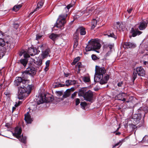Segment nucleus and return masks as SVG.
<instances>
[{
	"instance_id": "17",
	"label": "nucleus",
	"mask_w": 148,
	"mask_h": 148,
	"mask_svg": "<svg viewBox=\"0 0 148 148\" xmlns=\"http://www.w3.org/2000/svg\"><path fill=\"white\" fill-rule=\"evenodd\" d=\"M27 52L31 56L39 53L37 49L36 48H29Z\"/></svg>"
},
{
	"instance_id": "41",
	"label": "nucleus",
	"mask_w": 148,
	"mask_h": 148,
	"mask_svg": "<svg viewBox=\"0 0 148 148\" xmlns=\"http://www.w3.org/2000/svg\"><path fill=\"white\" fill-rule=\"evenodd\" d=\"M78 39H75L74 40V47H77L78 44V42L77 40Z\"/></svg>"
},
{
	"instance_id": "52",
	"label": "nucleus",
	"mask_w": 148,
	"mask_h": 148,
	"mask_svg": "<svg viewBox=\"0 0 148 148\" xmlns=\"http://www.w3.org/2000/svg\"><path fill=\"white\" fill-rule=\"evenodd\" d=\"M65 85V84H59L58 85V87H63Z\"/></svg>"
},
{
	"instance_id": "58",
	"label": "nucleus",
	"mask_w": 148,
	"mask_h": 148,
	"mask_svg": "<svg viewBox=\"0 0 148 148\" xmlns=\"http://www.w3.org/2000/svg\"><path fill=\"white\" fill-rule=\"evenodd\" d=\"M119 128H120V127H119V128H118L115 131V132H114V133H115V132H117V131H118V130H119Z\"/></svg>"
},
{
	"instance_id": "34",
	"label": "nucleus",
	"mask_w": 148,
	"mask_h": 148,
	"mask_svg": "<svg viewBox=\"0 0 148 148\" xmlns=\"http://www.w3.org/2000/svg\"><path fill=\"white\" fill-rule=\"evenodd\" d=\"M50 62V60H48L45 62L46 66L45 69V70L46 71H47L48 70V67L49 66Z\"/></svg>"
},
{
	"instance_id": "50",
	"label": "nucleus",
	"mask_w": 148,
	"mask_h": 148,
	"mask_svg": "<svg viewBox=\"0 0 148 148\" xmlns=\"http://www.w3.org/2000/svg\"><path fill=\"white\" fill-rule=\"evenodd\" d=\"M133 10V8H131L130 9H128L127 10V12L128 13H130Z\"/></svg>"
},
{
	"instance_id": "4",
	"label": "nucleus",
	"mask_w": 148,
	"mask_h": 148,
	"mask_svg": "<svg viewBox=\"0 0 148 148\" xmlns=\"http://www.w3.org/2000/svg\"><path fill=\"white\" fill-rule=\"evenodd\" d=\"M89 42V44L86 46L85 49L86 51H95L96 49H100L101 47V45L98 40L92 39Z\"/></svg>"
},
{
	"instance_id": "23",
	"label": "nucleus",
	"mask_w": 148,
	"mask_h": 148,
	"mask_svg": "<svg viewBox=\"0 0 148 148\" xmlns=\"http://www.w3.org/2000/svg\"><path fill=\"white\" fill-rule=\"evenodd\" d=\"M78 32L79 31H80V34L81 35H84L86 34L85 29L84 28L82 27H78L77 29Z\"/></svg>"
},
{
	"instance_id": "24",
	"label": "nucleus",
	"mask_w": 148,
	"mask_h": 148,
	"mask_svg": "<svg viewBox=\"0 0 148 148\" xmlns=\"http://www.w3.org/2000/svg\"><path fill=\"white\" fill-rule=\"evenodd\" d=\"M76 83V81L75 80H68L66 81L65 85L66 86H68L69 85L74 84H75Z\"/></svg>"
},
{
	"instance_id": "20",
	"label": "nucleus",
	"mask_w": 148,
	"mask_h": 148,
	"mask_svg": "<svg viewBox=\"0 0 148 148\" xmlns=\"http://www.w3.org/2000/svg\"><path fill=\"white\" fill-rule=\"evenodd\" d=\"M106 35L108 37H111L113 38L115 40L116 39L117 36L115 35L112 31H108L107 32Z\"/></svg>"
},
{
	"instance_id": "46",
	"label": "nucleus",
	"mask_w": 148,
	"mask_h": 148,
	"mask_svg": "<svg viewBox=\"0 0 148 148\" xmlns=\"http://www.w3.org/2000/svg\"><path fill=\"white\" fill-rule=\"evenodd\" d=\"M77 94V92H74L71 95V98L72 99H74V98L76 97Z\"/></svg>"
},
{
	"instance_id": "37",
	"label": "nucleus",
	"mask_w": 148,
	"mask_h": 148,
	"mask_svg": "<svg viewBox=\"0 0 148 148\" xmlns=\"http://www.w3.org/2000/svg\"><path fill=\"white\" fill-rule=\"evenodd\" d=\"M93 60H99V58L97 57L95 54H92L91 56Z\"/></svg>"
},
{
	"instance_id": "63",
	"label": "nucleus",
	"mask_w": 148,
	"mask_h": 148,
	"mask_svg": "<svg viewBox=\"0 0 148 148\" xmlns=\"http://www.w3.org/2000/svg\"><path fill=\"white\" fill-rule=\"evenodd\" d=\"M59 93H60V95H61V93L60 92H59Z\"/></svg>"
},
{
	"instance_id": "15",
	"label": "nucleus",
	"mask_w": 148,
	"mask_h": 148,
	"mask_svg": "<svg viewBox=\"0 0 148 148\" xmlns=\"http://www.w3.org/2000/svg\"><path fill=\"white\" fill-rule=\"evenodd\" d=\"M51 52L50 50L49 49H47L42 51V53L41 54V57L42 59H44L47 58L48 56H50L49 53Z\"/></svg>"
},
{
	"instance_id": "14",
	"label": "nucleus",
	"mask_w": 148,
	"mask_h": 148,
	"mask_svg": "<svg viewBox=\"0 0 148 148\" xmlns=\"http://www.w3.org/2000/svg\"><path fill=\"white\" fill-rule=\"evenodd\" d=\"M127 96L125 93L122 92L119 93L117 95V97L118 99L119 100H121L125 102L127 99Z\"/></svg>"
},
{
	"instance_id": "35",
	"label": "nucleus",
	"mask_w": 148,
	"mask_h": 148,
	"mask_svg": "<svg viewBox=\"0 0 148 148\" xmlns=\"http://www.w3.org/2000/svg\"><path fill=\"white\" fill-rule=\"evenodd\" d=\"M83 80L85 82H88L90 81V79L89 77H84L83 78Z\"/></svg>"
},
{
	"instance_id": "60",
	"label": "nucleus",
	"mask_w": 148,
	"mask_h": 148,
	"mask_svg": "<svg viewBox=\"0 0 148 148\" xmlns=\"http://www.w3.org/2000/svg\"><path fill=\"white\" fill-rule=\"evenodd\" d=\"M16 109V108L14 107H13L12 108L13 111L14 110Z\"/></svg>"
},
{
	"instance_id": "48",
	"label": "nucleus",
	"mask_w": 148,
	"mask_h": 148,
	"mask_svg": "<svg viewBox=\"0 0 148 148\" xmlns=\"http://www.w3.org/2000/svg\"><path fill=\"white\" fill-rule=\"evenodd\" d=\"M22 103V102L21 101H19L17 103H16V104H15V106L16 107H18V106L20 104Z\"/></svg>"
},
{
	"instance_id": "5",
	"label": "nucleus",
	"mask_w": 148,
	"mask_h": 148,
	"mask_svg": "<svg viewBox=\"0 0 148 148\" xmlns=\"http://www.w3.org/2000/svg\"><path fill=\"white\" fill-rule=\"evenodd\" d=\"M22 132L21 128L19 127H16L14 130V132L12 133L13 135L18 139L19 140L23 143L25 144L26 143V138L23 137V135H21Z\"/></svg>"
},
{
	"instance_id": "28",
	"label": "nucleus",
	"mask_w": 148,
	"mask_h": 148,
	"mask_svg": "<svg viewBox=\"0 0 148 148\" xmlns=\"http://www.w3.org/2000/svg\"><path fill=\"white\" fill-rule=\"evenodd\" d=\"M86 92L85 89L84 88H82L79 92L78 95L80 96H83L84 97V96L85 95Z\"/></svg>"
},
{
	"instance_id": "61",
	"label": "nucleus",
	"mask_w": 148,
	"mask_h": 148,
	"mask_svg": "<svg viewBox=\"0 0 148 148\" xmlns=\"http://www.w3.org/2000/svg\"><path fill=\"white\" fill-rule=\"evenodd\" d=\"M95 51L97 53H99V51Z\"/></svg>"
},
{
	"instance_id": "64",
	"label": "nucleus",
	"mask_w": 148,
	"mask_h": 148,
	"mask_svg": "<svg viewBox=\"0 0 148 148\" xmlns=\"http://www.w3.org/2000/svg\"><path fill=\"white\" fill-rule=\"evenodd\" d=\"M138 110H140V108Z\"/></svg>"
},
{
	"instance_id": "31",
	"label": "nucleus",
	"mask_w": 148,
	"mask_h": 148,
	"mask_svg": "<svg viewBox=\"0 0 148 148\" xmlns=\"http://www.w3.org/2000/svg\"><path fill=\"white\" fill-rule=\"evenodd\" d=\"M116 24H117V28L119 30H121L123 28V24L122 23H121L119 22H117L116 23Z\"/></svg>"
},
{
	"instance_id": "36",
	"label": "nucleus",
	"mask_w": 148,
	"mask_h": 148,
	"mask_svg": "<svg viewBox=\"0 0 148 148\" xmlns=\"http://www.w3.org/2000/svg\"><path fill=\"white\" fill-rule=\"evenodd\" d=\"M80 58L79 57H78L75 58L73 61V62L72 63V65L75 64L80 59Z\"/></svg>"
},
{
	"instance_id": "40",
	"label": "nucleus",
	"mask_w": 148,
	"mask_h": 148,
	"mask_svg": "<svg viewBox=\"0 0 148 148\" xmlns=\"http://www.w3.org/2000/svg\"><path fill=\"white\" fill-rule=\"evenodd\" d=\"M80 105L82 108L84 109L85 107L86 106V103L84 102H82L81 103Z\"/></svg>"
},
{
	"instance_id": "49",
	"label": "nucleus",
	"mask_w": 148,
	"mask_h": 148,
	"mask_svg": "<svg viewBox=\"0 0 148 148\" xmlns=\"http://www.w3.org/2000/svg\"><path fill=\"white\" fill-rule=\"evenodd\" d=\"M121 141H120L118 143H116L115 145H114L113 146L112 148H115V147L116 146L119 145H120L121 144Z\"/></svg>"
},
{
	"instance_id": "39",
	"label": "nucleus",
	"mask_w": 148,
	"mask_h": 148,
	"mask_svg": "<svg viewBox=\"0 0 148 148\" xmlns=\"http://www.w3.org/2000/svg\"><path fill=\"white\" fill-rule=\"evenodd\" d=\"M78 36L79 34L78 33V32L77 31V30H76V32L73 35L74 38L75 39H78Z\"/></svg>"
},
{
	"instance_id": "12",
	"label": "nucleus",
	"mask_w": 148,
	"mask_h": 148,
	"mask_svg": "<svg viewBox=\"0 0 148 148\" xmlns=\"http://www.w3.org/2000/svg\"><path fill=\"white\" fill-rule=\"evenodd\" d=\"M26 71L28 73L29 75L32 76H34L36 73V70L34 67L32 66L29 67L26 69Z\"/></svg>"
},
{
	"instance_id": "8",
	"label": "nucleus",
	"mask_w": 148,
	"mask_h": 148,
	"mask_svg": "<svg viewBox=\"0 0 148 148\" xmlns=\"http://www.w3.org/2000/svg\"><path fill=\"white\" fill-rule=\"evenodd\" d=\"M141 118L142 116L140 113L134 114L132 116L131 121L134 124H137L140 122Z\"/></svg>"
},
{
	"instance_id": "42",
	"label": "nucleus",
	"mask_w": 148,
	"mask_h": 148,
	"mask_svg": "<svg viewBox=\"0 0 148 148\" xmlns=\"http://www.w3.org/2000/svg\"><path fill=\"white\" fill-rule=\"evenodd\" d=\"M77 66L79 69V70H80V69L82 67V64L80 62H79L77 63Z\"/></svg>"
},
{
	"instance_id": "32",
	"label": "nucleus",
	"mask_w": 148,
	"mask_h": 148,
	"mask_svg": "<svg viewBox=\"0 0 148 148\" xmlns=\"http://www.w3.org/2000/svg\"><path fill=\"white\" fill-rule=\"evenodd\" d=\"M97 21L95 19H93L92 21V26L91 28L92 29L94 28L97 24Z\"/></svg>"
},
{
	"instance_id": "44",
	"label": "nucleus",
	"mask_w": 148,
	"mask_h": 148,
	"mask_svg": "<svg viewBox=\"0 0 148 148\" xmlns=\"http://www.w3.org/2000/svg\"><path fill=\"white\" fill-rule=\"evenodd\" d=\"M80 103L79 99L78 98H77L75 99V103L76 106L78 105Z\"/></svg>"
},
{
	"instance_id": "57",
	"label": "nucleus",
	"mask_w": 148,
	"mask_h": 148,
	"mask_svg": "<svg viewBox=\"0 0 148 148\" xmlns=\"http://www.w3.org/2000/svg\"><path fill=\"white\" fill-rule=\"evenodd\" d=\"M148 62H147V61H146L144 62V65H146V64Z\"/></svg>"
},
{
	"instance_id": "1",
	"label": "nucleus",
	"mask_w": 148,
	"mask_h": 148,
	"mask_svg": "<svg viewBox=\"0 0 148 148\" xmlns=\"http://www.w3.org/2000/svg\"><path fill=\"white\" fill-rule=\"evenodd\" d=\"M29 75L25 70L22 72L21 77H16L14 82V85L18 88V97L19 99L27 96L31 92L32 86L28 84L30 81L27 79Z\"/></svg>"
},
{
	"instance_id": "45",
	"label": "nucleus",
	"mask_w": 148,
	"mask_h": 148,
	"mask_svg": "<svg viewBox=\"0 0 148 148\" xmlns=\"http://www.w3.org/2000/svg\"><path fill=\"white\" fill-rule=\"evenodd\" d=\"M123 85V82L122 81L119 82L117 84L118 86L119 87H122Z\"/></svg>"
},
{
	"instance_id": "13",
	"label": "nucleus",
	"mask_w": 148,
	"mask_h": 148,
	"mask_svg": "<svg viewBox=\"0 0 148 148\" xmlns=\"http://www.w3.org/2000/svg\"><path fill=\"white\" fill-rule=\"evenodd\" d=\"M12 38L10 37L8 40H4L3 39L0 38V46H4L5 44V43L8 44L7 46H10L11 43H12L11 40Z\"/></svg>"
},
{
	"instance_id": "33",
	"label": "nucleus",
	"mask_w": 148,
	"mask_h": 148,
	"mask_svg": "<svg viewBox=\"0 0 148 148\" xmlns=\"http://www.w3.org/2000/svg\"><path fill=\"white\" fill-rule=\"evenodd\" d=\"M20 62L21 64L25 66L26 65L27 61L26 59H23L21 60L20 61Z\"/></svg>"
},
{
	"instance_id": "55",
	"label": "nucleus",
	"mask_w": 148,
	"mask_h": 148,
	"mask_svg": "<svg viewBox=\"0 0 148 148\" xmlns=\"http://www.w3.org/2000/svg\"><path fill=\"white\" fill-rule=\"evenodd\" d=\"M64 76L66 77H68L69 75V73H64Z\"/></svg>"
},
{
	"instance_id": "26",
	"label": "nucleus",
	"mask_w": 148,
	"mask_h": 148,
	"mask_svg": "<svg viewBox=\"0 0 148 148\" xmlns=\"http://www.w3.org/2000/svg\"><path fill=\"white\" fill-rule=\"evenodd\" d=\"M127 97V99H126V100L125 101V102L126 103H129L131 102L132 103H134V101L135 100V98L132 96H130L129 97V98L128 99V97Z\"/></svg>"
},
{
	"instance_id": "6",
	"label": "nucleus",
	"mask_w": 148,
	"mask_h": 148,
	"mask_svg": "<svg viewBox=\"0 0 148 148\" xmlns=\"http://www.w3.org/2000/svg\"><path fill=\"white\" fill-rule=\"evenodd\" d=\"M145 74V72L143 68L141 66L137 67L134 69L132 75V81L134 82L136 79L137 74L140 76H143Z\"/></svg>"
},
{
	"instance_id": "47",
	"label": "nucleus",
	"mask_w": 148,
	"mask_h": 148,
	"mask_svg": "<svg viewBox=\"0 0 148 148\" xmlns=\"http://www.w3.org/2000/svg\"><path fill=\"white\" fill-rule=\"evenodd\" d=\"M42 36L41 35H39L38 34H37L36 39L37 40H38L40 39Z\"/></svg>"
},
{
	"instance_id": "9",
	"label": "nucleus",
	"mask_w": 148,
	"mask_h": 148,
	"mask_svg": "<svg viewBox=\"0 0 148 148\" xmlns=\"http://www.w3.org/2000/svg\"><path fill=\"white\" fill-rule=\"evenodd\" d=\"M93 9L92 8H87L84 10L79 12L78 14H79V13H81V14H80V16H82L83 14H84L85 16H87L88 15H91L93 12Z\"/></svg>"
},
{
	"instance_id": "59",
	"label": "nucleus",
	"mask_w": 148,
	"mask_h": 148,
	"mask_svg": "<svg viewBox=\"0 0 148 148\" xmlns=\"http://www.w3.org/2000/svg\"><path fill=\"white\" fill-rule=\"evenodd\" d=\"M94 90L95 91H97L98 90L97 88H95Z\"/></svg>"
},
{
	"instance_id": "51",
	"label": "nucleus",
	"mask_w": 148,
	"mask_h": 148,
	"mask_svg": "<svg viewBox=\"0 0 148 148\" xmlns=\"http://www.w3.org/2000/svg\"><path fill=\"white\" fill-rule=\"evenodd\" d=\"M113 47V45H108V46L107 48H108L110 50Z\"/></svg>"
},
{
	"instance_id": "38",
	"label": "nucleus",
	"mask_w": 148,
	"mask_h": 148,
	"mask_svg": "<svg viewBox=\"0 0 148 148\" xmlns=\"http://www.w3.org/2000/svg\"><path fill=\"white\" fill-rule=\"evenodd\" d=\"M43 49V45H42L39 46L38 47L37 51L38 53L40 52V51H42Z\"/></svg>"
},
{
	"instance_id": "21",
	"label": "nucleus",
	"mask_w": 148,
	"mask_h": 148,
	"mask_svg": "<svg viewBox=\"0 0 148 148\" xmlns=\"http://www.w3.org/2000/svg\"><path fill=\"white\" fill-rule=\"evenodd\" d=\"M147 26V23L145 21H143L140 23L138 27L140 30H142L145 29Z\"/></svg>"
},
{
	"instance_id": "19",
	"label": "nucleus",
	"mask_w": 148,
	"mask_h": 148,
	"mask_svg": "<svg viewBox=\"0 0 148 148\" xmlns=\"http://www.w3.org/2000/svg\"><path fill=\"white\" fill-rule=\"evenodd\" d=\"M25 120L27 123H31L32 120L31 118V116L29 113L27 112L26 114L25 115Z\"/></svg>"
},
{
	"instance_id": "18",
	"label": "nucleus",
	"mask_w": 148,
	"mask_h": 148,
	"mask_svg": "<svg viewBox=\"0 0 148 148\" xmlns=\"http://www.w3.org/2000/svg\"><path fill=\"white\" fill-rule=\"evenodd\" d=\"M44 3V1L43 0H41L40 2H39L37 5V8L35 9L33 12H31L29 15H32L36 11L38 10H39L40 8H41Z\"/></svg>"
},
{
	"instance_id": "22",
	"label": "nucleus",
	"mask_w": 148,
	"mask_h": 148,
	"mask_svg": "<svg viewBox=\"0 0 148 148\" xmlns=\"http://www.w3.org/2000/svg\"><path fill=\"white\" fill-rule=\"evenodd\" d=\"M23 54L24 57L25 58H27L30 57L29 55L27 53V52L24 50H22L20 52L19 56H21Z\"/></svg>"
},
{
	"instance_id": "53",
	"label": "nucleus",
	"mask_w": 148,
	"mask_h": 148,
	"mask_svg": "<svg viewBox=\"0 0 148 148\" xmlns=\"http://www.w3.org/2000/svg\"><path fill=\"white\" fill-rule=\"evenodd\" d=\"M145 60H147V62H148V54L145 55Z\"/></svg>"
},
{
	"instance_id": "43",
	"label": "nucleus",
	"mask_w": 148,
	"mask_h": 148,
	"mask_svg": "<svg viewBox=\"0 0 148 148\" xmlns=\"http://www.w3.org/2000/svg\"><path fill=\"white\" fill-rule=\"evenodd\" d=\"M19 25L17 23H14V24L13 27L16 29H17Z\"/></svg>"
},
{
	"instance_id": "3",
	"label": "nucleus",
	"mask_w": 148,
	"mask_h": 148,
	"mask_svg": "<svg viewBox=\"0 0 148 148\" xmlns=\"http://www.w3.org/2000/svg\"><path fill=\"white\" fill-rule=\"evenodd\" d=\"M71 4L68 5L63 10V14L60 15L57 20L56 26L57 27L60 28L63 26L66 23V18L69 9L72 7Z\"/></svg>"
},
{
	"instance_id": "27",
	"label": "nucleus",
	"mask_w": 148,
	"mask_h": 148,
	"mask_svg": "<svg viewBox=\"0 0 148 148\" xmlns=\"http://www.w3.org/2000/svg\"><path fill=\"white\" fill-rule=\"evenodd\" d=\"M59 36L54 33H52L49 36V38L53 41L58 39Z\"/></svg>"
},
{
	"instance_id": "54",
	"label": "nucleus",
	"mask_w": 148,
	"mask_h": 148,
	"mask_svg": "<svg viewBox=\"0 0 148 148\" xmlns=\"http://www.w3.org/2000/svg\"><path fill=\"white\" fill-rule=\"evenodd\" d=\"M115 134L116 135L119 136L121 134V133L120 132H115Z\"/></svg>"
},
{
	"instance_id": "2",
	"label": "nucleus",
	"mask_w": 148,
	"mask_h": 148,
	"mask_svg": "<svg viewBox=\"0 0 148 148\" xmlns=\"http://www.w3.org/2000/svg\"><path fill=\"white\" fill-rule=\"evenodd\" d=\"M95 73L94 77V81L96 82H99L100 83L103 84L107 83L109 79L108 75L104 76L103 75L106 73V70L104 67H100L96 66H95Z\"/></svg>"
},
{
	"instance_id": "16",
	"label": "nucleus",
	"mask_w": 148,
	"mask_h": 148,
	"mask_svg": "<svg viewBox=\"0 0 148 148\" xmlns=\"http://www.w3.org/2000/svg\"><path fill=\"white\" fill-rule=\"evenodd\" d=\"M131 33L132 34V35L133 37H135L137 35H140L141 34L142 32L139 31L138 28L134 29V28H132L131 30Z\"/></svg>"
},
{
	"instance_id": "30",
	"label": "nucleus",
	"mask_w": 148,
	"mask_h": 148,
	"mask_svg": "<svg viewBox=\"0 0 148 148\" xmlns=\"http://www.w3.org/2000/svg\"><path fill=\"white\" fill-rule=\"evenodd\" d=\"M70 89H69L66 90V91L64 92V94L63 95V97H66L70 96L71 94L70 93Z\"/></svg>"
},
{
	"instance_id": "7",
	"label": "nucleus",
	"mask_w": 148,
	"mask_h": 148,
	"mask_svg": "<svg viewBox=\"0 0 148 148\" xmlns=\"http://www.w3.org/2000/svg\"><path fill=\"white\" fill-rule=\"evenodd\" d=\"M53 100V98L50 95L42 94L41 95L40 100L38 101V104L39 105L44 102H49Z\"/></svg>"
},
{
	"instance_id": "29",
	"label": "nucleus",
	"mask_w": 148,
	"mask_h": 148,
	"mask_svg": "<svg viewBox=\"0 0 148 148\" xmlns=\"http://www.w3.org/2000/svg\"><path fill=\"white\" fill-rule=\"evenodd\" d=\"M22 5L21 4L16 5L13 8V10L15 11H18L21 8Z\"/></svg>"
},
{
	"instance_id": "62",
	"label": "nucleus",
	"mask_w": 148,
	"mask_h": 148,
	"mask_svg": "<svg viewBox=\"0 0 148 148\" xmlns=\"http://www.w3.org/2000/svg\"><path fill=\"white\" fill-rule=\"evenodd\" d=\"M5 126L7 127H8V125H7V124H6V125H5Z\"/></svg>"
},
{
	"instance_id": "10",
	"label": "nucleus",
	"mask_w": 148,
	"mask_h": 148,
	"mask_svg": "<svg viewBox=\"0 0 148 148\" xmlns=\"http://www.w3.org/2000/svg\"><path fill=\"white\" fill-rule=\"evenodd\" d=\"M122 46L125 49L133 48L136 47L134 43L130 42H123L122 43Z\"/></svg>"
},
{
	"instance_id": "11",
	"label": "nucleus",
	"mask_w": 148,
	"mask_h": 148,
	"mask_svg": "<svg viewBox=\"0 0 148 148\" xmlns=\"http://www.w3.org/2000/svg\"><path fill=\"white\" fill-rule=\"evenodd\" d=\"M93 96V92L91 90H89L86 92L84 98L85 100L90 101L92 99Z\"/></svg>"
},
{
	"instance_id": "25",
	"label": "nucleus",
	"mask_w": 148,
	"mask_h": 148,
	"mask_svg": "<svg viewBox=\"0 0 148 148\" xmlns=\"http://www.w3.org/2000/svg\"><path fill=\"white\" fill-rule=\"evenodd\" d=\"M34 63L38 66H40L42 64V60L41 59L38 58L36 60L33 59Z\"/></svg>"
},
{
	"instance_id": "56",
	"label": "nucleus",
	"mask_w": 148,
	"mask_h": 148,
	"mask_svg": "<svg viewBox=\"0 0 148 148\" xmlns=\"http://www.w3.org/2000/svg\"><path fill=\"white\" fill-rule=\"evenodd\" d=\"M111 53V51H108V53H107L106 54V56H108L110 54V53Z\"/></svg>"
}]
</instances>
